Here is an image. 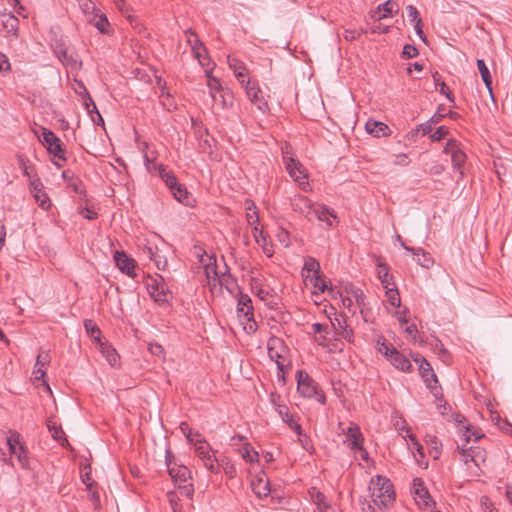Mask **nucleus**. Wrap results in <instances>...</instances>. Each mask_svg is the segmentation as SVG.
I'll use <instances>...</instances> for the list:
<instances>
[{"label": "nucleus", "mask_w": 512, "mask_h": 512, "mask_svg": "<svg viewBox=\"0 0 512 512\" xmlns=\"http://www.w3.org/2000/svg\"><path fill=\"white\" fill-rule=\"evenodd\" d=\"M42 139L43 142L47 145V150L50 154L61 160L62 162L66 161V151L63 148L61 140L47 128L42 129Z\"/></svg>", "instance_id": "obj_6"}, {"label": "nucleus", "mask_w": 512, "mask_h": 512, "mask_svg": "<svg viewBox=\"0 0 512 512\" xmlns=\"http://www.w3.org/2000/svg\"><path fill=\"white\" fill-rule=\"evenodd\" d=\"M193 444L195 445L196 454L198 455V457L200 458L201 461L211 455L210 454L211 447L208 444L204 445L205 440H202V439L197 440Z\"/></svg>", "instance_id": "obj_43"}, {"label": "nucleus", "mask_w": 512, "mask_h": 512, "mask_svg": "<svg viewBox=\"0 0 512 512\" xmlns=\"http://www.w3.org/2000/svg\"><path fill=\"white\" fill-rule=\"evenodd\" d=\"M313 218H316L321 222H326L328 227H332L334 225L333 220L338 222V217L335 211L321 204H316L312 213V219Z\"/></svg>", "instance_id": "obj_18"}, {"label": "nucleus", "mask_w": 512, "mask_h": 512, "mask_svg": "<svg viewBox=\"0 0 512 512\" xmlns=\"http://www.w3.org/2000/svg\"><path fill=\"white\" fill-rule=\"evenodd\" d=\"M305 280L309 281L310 284L314 288L318 289L322 293L325 292L326 290L328 291V294H330V295H333V293H334L333 288L328 289L327 284H326L325 280L321 277L320 272L318 274H312V275L307 274L305 276Z\"/></svg>", "instance_id": "obj_29"}, {"label": "nucleus", "mask_w": 512, "mask_h": 512, "mask_svg": "<svg viewBox=\"0 0 512 512\" xmlns=\"http://www.w3.org/2000/svg\"><path fill=\"white\" fill-rule=\"evenodd\" d=\"M157 173L170 191H174V188H176V185L179 183L175 174L163 165L157 166Z\"/></svg>", "instance_id": "obj_24"}, {"label": "nucleus", "mask_w": 512, "mask_h": 512, "mask_svg": "<svg viewBox=\"0 0 512 512\" xmlns=\"http://www.w3.org/2000/svg\"><path fill=\"white\" fill-rule=\"evenodd\" d=\"M267 349L269 358L277 364L279 372L284 373L287 347L283 340L278 337L269 338ZM278 377H280V373H278Z\"/></svg>", "instance_id": "obj_5"}, {"label": "nucleus", "mask_w": 512, "mask_h": 512, "mask_svg": "<svg viewBox=\"0 0 512 512\" xmlns=\"http://www.w3.org/2000/svg\"><path fill=\"white\" fill-rule=\"evenodd\" d=\"M378 278L380 279L384 288L395 286L393 276L389 273L387 264L380 262L378 264Z\"/></svg>", "instance_id": "obj_31"}, {"label": "nucleus", "mask_w": 512, "mask_h": 512, "mask_svg": "<svg viewBox=\"0 0 512 512\" xmlns=\"http://www.w3.org/2000/svg\"><path fill=\"white\" fill-rule=\"evenodd\" d=\"M204 467L213 472L218 473L221 467V461H219L214 455H210L202 460Z\"/></svg>", "instance_id": "obj_44"}, {"label": "nucleus", "mask_w": 512, "mask_h": 512, "mask_svg": "<svg viewBox=\"0 0 512 512\" xmlns=\"http://www.w3.org/2000/svg\"><path fill=\"white\" fill-rule=\"evenodd\" d=\"M346 439L344 443L351 451L356 452L358 449H362L364 443V437L361 433L360 427L351 422L346 431H344Z\"/></svg>", "instance_id": "obj_9"}, {"label": "nucleus", "mask_w": 512, "mask_h": 512, "mask_svg": "<svg viewBox=\"0 0 512 512\" xmlns=\"http://www.w3.org/2000/svg\"><path fill=\"white\" fill-rule=\"evenodd\" d=\"M78 3L87 20L98 10L92 0H78Z\"/></svg>", "instance_id": "obj_46"}, {"label": "nucleus", "mask_w": 512, "mask_h": 512, "mask_svg": "<svg viewBox=\"0 0 512 512\" xmlns=\"http://www.w3.org/2000/svg\"><path fill=\"white\" fill-rule=\"evenodd\" d=\"M242 457L249 463H254L259 460V454L249 444H246L242 449Z\"/></svg>", "instance_id": "obj_48"}, {"label": "nucleus", "mask_w": 512, "mask_h": 512, "mask_svg": "<svg viewBox=\"0 0 512 512\" xmlns=\"http://www.w3.org/2000/svg\"><path fill=\"white\" fill-rule=\"evenodd\" d=\"M385 289H386V295L388 298V302L390 303V305L394 306V307H400L401 299H400L399 292H398V289L396 288V286H392V287L385 288Z\"/></svg>", "instance_id": "obj_45"}, {"label": "nucleus", "mask_w": 512, "mask_h": 512, "mask_svg": "<svg viewBox=\"0 0 512 512\" xmlns=\"http://www.w3.org/2000/svg\"><path fill=\"white\" fill-rule=\"evenodd\" d=\"M170 458L171 452L167 450L166 464L169 475L177 485L179 494L181 496H185L188 499H191L194 494V487L191 483L192 477L190 470L184 465H177L176 463H172Z\"/></svg>", "instance_id": "obj_1"}, {"label": "nucleus", "mask_w": 512, "mask_h": 512, "mask_svg": "<svg viewBox=\"0 0 512 512\" xmlns=\"http://www.w3.org/2000/svg\"><path fill=\"white\" fill-rule=\"evenodd\" d=\"M245 91L247 97L251 101L252 104L256 106V108L265 113L269 110L268 103L264 99L262 92L256 83H252L250 80H247L244 84Z\"/></svg>", "instance_id": "obj_8"}, {"label": "nucleus", "mask_w": 512, "mask_h": 512, "mask_svg": "<svg viewBox=\"0 0 512 512\" xmlns=\"http://www.w3.org/2000/svg\"><path fill=\"white\" fill-rule=\"evenodd\" d=\"M388 360L395 368L403 372H411L413 369L410 360L394 347H392L389 353Z\"/></svg>", "instance_id": "obj_19"}, {"label": "nucleus", "mask_w": 512, "mask_h": 512, "mask_svg": "<svg viewBox=\"0 0 512 512\" xmlns=\"http://www.w3.org/2000/svg\"><path fill=\"white\" fill-rule=\"evenodd\" d=\"M415 494L419 496L420 499L423 500L425 506H429V503L432 502V499L429 495L428 490L423 486V483L420 479L414 480Z\"/></svg>", "instance_id": "obj_38"}, {"label": "nucleus", "mask_w": 512, "mask_h": 512, "mask_svg": "<svg viewBox=\"0 0 512 512\" xmlns=\"http://www.w3.org/2000/svg\"><path fill=\"white\" fill-rule=\"evenodd\" d=\"M49 362H50V357H49L48 352L41 350L37 356L35 366L45 369L46 366L49 364Z\"/></svg>", "instance_id": "obj_53"}, {"label": "nucleus", "mask_w": 512, "mask_h": 512, "mask_svg": "<svg viewBox=\"0 0 512 512\" xmlns=\"http://www.w3.org/2000/svg\"><path fill=\"white\" fill-rule=\"evenodd\" d=\"M114 261L116 266L122 273H125L129 277H134L136 262L134 259L129 257L124 251H116L114 253Z\"/></svg>", "instance_id": "obj_13"}, {"label": "nucleus", "mask_w": 512, "mask_h": 512, "mask_svg": "<svg viewBox=\"0 0 512 512\" xmlns=\"http://www.w3.org/2000/svg\"><path fill=\"white\" fill-rule=\"evenodd\" d=\"M477 67H478V70L480 72L481 78H482L485 86L487 87L491 97H493V93H492V77H491V74H490V71H489L488 67L485 64V61L483 59H478L477 60Z\"/></svg>", "instance_id": "obj_33"}, {"label": "nucleus", "mask_w": 512, "mask_h": 512, "mask_svg": "<svg viewBox=\"0 0 512 512\" xmlns=\"http://www.w3.org/2000/svg\"><path fill=\"white\" fill-rule=\"evenodd\" d=\"M297 390L304 397H315L320 403H325V395L319 390L318 384L303 370L296 374Z\"/></svg>", "instance_id": "obj_4"}, {"label": "nucleus", "mask_w": 512, "mask_h": 512, "mask_svg": "<svg viewBox=\"0 0 512 512\" xmlns=\"http://www.w3.org/2000/svg\"><path fill=\"white\" fill-rule=\"evenodd\" d=\"M372 503L379 508L388 507L395 499L393 485L389 479L382 476L372 478L369 486Z\"/></svg>", "instance_id": "obj_3"}, {"label": "nucleus", "mask_w": 512, "mask_h": 512, "mask_svg": "<svg viewBox=\"0 0 512 512\" xmlns=\"http://www.w3.org/2000/svg\"><path fill=\"white\" fill-rule=\"evenodd\" d=\"M89 23L94 25L101 33H107L110 26L107 17L98 9L89 19Z\"/></svg>", "instance_id": "obj_25"}, {"label": "nucleus", "mask_w": 512, "mask_h": 512, "mask_svg": "<svg viewBox=\"0 0 512 512\" xmlns=\"http://www.w3.org/2000/svg\"><path fill=\"white\" fill-rule=\"evenodd\" d=\"M312 331L315 335L327 333L328 325L321 324V323H314V324H312Z\"/></svg>", "instance_id": "obj_63"}, {"label": "nucleus", "mask_w": 512, "mask_h": 512, "mask_svg": "<svg viewBox=\"0 0 512 512\" xmlns=\"http://www.w3.org/2000/svg\"><path fill=\"white\" fill-rule=\"evenodd\" d=\"M156 84L160 88V91H161L159 97L160 98L165 97L166 99H170V93L166 90V82L163 81L160 77H157Z\"/></svg>", "instance_id": "obj_58"}, {"label": "nucleus", "mask_w": 512, "mask_h": 512, "mask_svg": "<svg viewBox=\"0 0 512 512\" xmlns=\"http://www.w3.org/2000/svg\"><path fill=\"white\" fill-rule=\"evenodd\" d=\"M180 429L181 431L185 434L187 440L190 442V443H194V439H193V436H200V434L198 432H195L193 433L192 432V429L189 428V425L185 422H182L180 424Z\"/></svg>", "instance_id": "obj_56"}, {"label": "nucleus", "mask_w": 512, "mask_h": 512, "mask_svg": "<svg viewBox=\"0 0 512 512\" xmlns=\"http://www.w3.org/2000/svg\"><path fill=\"white\" fill-rule=\"evenodd\" d=\"M28 450L24 445H19L17 453L14 455L23 469H30Z\"/></svg>", "instance_id": "obj_41"}, {"label": "nucleus", "mask_w": 512, "mask_h": 512, "mask_svg": "<svg viewBox=\"0 0 512 512\" xmlns=\"http://www.w3.org/2000/svg\"><path fill=\"white\" fill-rule=\"evenodd\" d=\"M414 23H415L414 28H415L416 34L419 36V38L422 41L426 42V35L423 32V22H422V20H418L417 22H414Z\"/></svg>", "instance_id": "obj_62"}, {"label": "nucleus", "mask_w": 512, "mask_h": 512, "mask_svg": "<svg viewBox=\"0 0 512 512\" xmlns=\"http://www.w3.org/2000/svg\"><path fill=\"white\" fill-rule=\"evenodd\" d=\"M143 253L152 261L159 255L158 249L152 246L145 247Z\"/></svg>", "instance_id": "obj_64"}, {"label": "nucleus", "mask_w": 512, "mask_h": 512, "mask_svg": "<svg viewBox=\"0 0 512 512\" xmlns=\"http://www.w3.org/2000/svg\"><path fill=\"white\" fill-rule=\"evenodd\" d=\"M253 493L258 498H265L270 494V482L264 472L258 474L250 483Z\"/></svg>", "instance_id": "obj_16"}, {"label": "nucleus", "mask_w": 512, "mask_h": 512, "mask_svg": "<svg viewBox=\"0 0 512 512\" xmlns=\"http://www.w3.org/2000/svg\"><path fill=\"white\" fill-rule=\"evenodd\" d=\"M212 70H206L207 77V86L209 88V93L214 102H217L218 97L217 94L222 91L224 88L222 87L220 80L216 77L212 76Z\"/></svg>", "instance_id": "obj_26"}, {"label": "nucleus", "mask_w": 512, "mask_h": 512, "mask_svg": "<svg viewBox=\"0 0 512 512\" xmlns=\"http://www.w3.org/2000/svg\"><path fill=\"white\" fill-rule=\"evenodd\" d=\"M404 249L411 252L415 256V261L420 266L429 269L434 265V259L430 255V253L426 252L422 248H413L409 246H404Z\"/></svg>", "instance_id": "obj_20"}, {"label": "nucleus", "mask_w": 512, "mask_h": 512, "mask_svg": "<svg viewBox=\"0 0 512 512\" xmlns=\"http://www.w3.org/2000/svg\"><path fill=\"white\" fill-rule=\"evenodd\" d=\"M156 84L160 88V91H161L159 97L160 98L165 97L166 99H170V93L166 90V82L163 81L160 77H157Z\"/></svg>", "instance_id": "obj_59"}, {"label": "nucleus", "mask_w": 512, "mask_h": 512, "mask_svg": "<svg viewBox=\"0 0 512 512\" xmlns=\"http://www.w3.org/2000/svg\"><path fill=\"white\" fill-rule=\"evenodd\" d=\"M84 327L87 333L90 335V337L93 338L97 342V344L101 342V330L92 320H85Z\"/></svg>", "instance_id": "obj_42"}, {"label": "nucleus", "mask_w": 512, "mask_h": 512, "mask_svg": "<svg viewBox=\"0 0 512 512\" xmlns=\"http://www.w3.org/2000/svg\"><path fill=\"white\" fill-rule=\"evenodd\" d=\"M419 374L423 378L427 387L429 389L433 390L434 386L431 384V382L436 384V383H438V379H437V376L434 373L430 363L426 359H421V364L419 366Z\"/></svg>", "instance_id": "obj_22"}, {"label": "nucleus", "mask_w": 512, "mask_h": 512, "mask_svg": "<svg viewBox=\"0 0 512 512\" xmlns=\"http://www.w3.org/2000/svg\"><path fill=\"white\" fill-rule=\"evenodd\" d=\"M363 33V30H357V29H345L343 36L345 40L347 41H353L358 39Z\"/></svg>", "instance_id": "obj_55"}, {"label": "nucleus", "mask_w": 512, "mask_h": 512, "mask_svg": "<svg viewBox=\"0 0 512 512\" xmlns=\"http://www.w3.org/2000/svg\"><path fill=\"white\" fill-rule=\"evenodd\" d=\"M47 428L50 431L52 437L59 441L62 446L68 445V440L65 437V433L61 425H58L56 421L50 419L47 422Z\"/></svg>", "instance_id": "obj_28"}, {"label": "nucleus", "mask_w": 512, "mask_h": 512, "mask_svg": "<svg viewBox=\"0 0 512 512\" xmlns=\"http://www.w3.org/2000/svg\"><path fill=\"white\" fill-rule=\"evenodd\" d=\"M276 410L279 416L282 418L283 422H285L287 425L294 421V417L286 405L278 404Z\"/></svg>", "instance_id": "obj_50"}, {"label": "nucleus", "mask_w": 512, "mask_h": 512, "mask_svg": "<svg viewBox=\"0 0 512 512\" xmlns=\"http://www.w3.org/2000/svg\"><path fill=\"white\" fill-rule=\"evenodd\" d=\"M30 189L33 193L35 200L38 202L42 209H48L51 205L50 199L47 196L44 186L39 178L30 179Z\"/></svg>", "instance_id": "obj_15"}, {"label": "nucleus", "mask_w": 512, "mask_h": 512, "mask_svg": "<svg viewBox=\"0 0 512 512\" xmlns=\"http://www.w3.org/2000/svg\"><path fill=\"white\" fill-rule=\"evenodd\" d=\"M319 272H320V264H319V262L316 259L312 258V257L306 258L305 263H304V267H303V270H302L303 277H305L307 274L310 275V273L318 274Z\"/></svg>", "instance_id": "obj_40"}, {"label": "nucleus", "mask_w": 512, "mask_h": 512, "mask_svg": "<svg viewBox=\"0 0 512 512\" xmlns=\"http://www.w3.org/2000/svg\"><path fill=\"white\" fill-rule=\"evenodd\" d=\"M98 345L101 354L106 358L108 363L111 366H116L118 363V354L116 353V350L108 343L102 341L99 342Z\"/></svg>", "instance_id": "obj_30"}, {"label": "nucleus", "mask_w": 512, "mask_h": 512, "mask_svg": "<svg viewBox=\"0 0 512 512\" xmlns=\"http://www.w3.org/2000/svg\"><path fill=\"white\" fill-rule=\"evenodd\" d=\"M221 467L223 468V471L225 473V475L229 478V479H233L236 477V474H237V470H236V467L234 464L230 463L228 460L226 459H222L221 460Z\"/></svg>", "instance_id": "obj_51"}, {"label": "nucleus", "mask_w": 512, "mask_h": 512, "mask_svg": "<svg viewBox=\"0 0 512 512\" xmlns=\"http://www.w3.org/2000/svg\"><path fill=\"white\" fill-rule=\"evenodd\" d=\"M227 62H228L230 69L234 72L237 80L242 85H244L245 82H247L246 81L247 68H246L245 64L242 61H240L239 59L234 58L230 55L227 57Z\"/></svg>", "instance_id": "obj_21"}, {"label": "nucleus", "mask_w": 512, "mask_h": 512, "mask_svg": "<svg viewBox=\"0 0 512 512\" xmlns=\"http://www.w3.org/2000/svg\"><path fill=\"white\" fill-rule=\"evenodd\" d=\"M330 322L338 336L350 343L353 342V331L347 325L346 319L342 315H336L333 319H330Z\"/></svg>", "instance_id": "obj_17"}, {"label": "nucleus", "mask_w": 512, "mask_h": 512, "mask_svg": "<svg viewBox=\"0 0 512 512\" xmlns=\"http://www.w3.org/2000/svg\"><path fill=\"white\" fill-rule=\"evenodd\" d=\"M293 210L302 214L308 220H312V213L316 206L309 198L303 195H296L291 200Z\"/></svg>", "instance_id": "obj_12"}, {"label": "nucleus", "mask_w": 512, "mask_h": 512, "mask_svg": "<svg viewBox=\"0 0 512 512\" xmlns=\"http://www.w3.org/2000/svg\"><path fill=\"white\" fill-rule=\"evenodd\" d=\"M457 451H459L461 460L468 466L469 463H474L476 466H479V460L484 461V453L485 451L480 447L471 446L469 448L457 447Z\"/></svg>", "instance_id": "obj_14"}, {"label": "nucleus", "mask_w": 512, "mask_h": 512, "mask_svg": "<svg viewBox=\"0 0 512 512\" xmlns=\"http://www.w3.org/2000/svg\"><path fill=\"white\" fill-rule=\"evenodd\" d=\"M218 100L215 102L216 105H220L222 109H228L232 107L234 101V95L230 89L224 88L217 94Z\"/></svg>", "instance_id": "obj_34"}, {"label": "nucleus", "mask_w": 512, "mask_h": 512, "mask_svg": "<svg viewBox=\"0 0 512 512\" xmlns=\"http://www.w3.org/2000/svg\"><path fill=\"white\" fill-rule=\"evenodd\" d=\"M396 6L397 4L395 2L388 0L382 5L378 6L377 11L373 13L372 17L377 20L384 19L393 13Z\"/></svg>", "instance_id": "obj_32"}, {"label": "nucleus", "mask_w": 512, "mask_h": 512, "mask_svg": "<svg viewBox=\"0 0 512 512\" xmlns=\"http://www.w3.org/2000/svg\"><path fill=\"white\" fill-rule=\"evenodd\" d=\"M58 58L60 59V61L66 65V66H70L72 68H75L78 64V61L73 57L72 54H69L68 51L65 49V50H61L58 54Z\"/></svg>", "instance_id": "obj_49"}, {"label": "nucleus", "mask_w": 512, "mask_h": 512, "mask_svg": "<svg viewBox=\"0 0 512 512\" xmlns=\"http://www.w3.org/2000/svg\"><path fill=\"white\" fill-rule=\"evenodd\" d=\"M238 306H245V320L246 324L244 329L249 333H254L257 330V324L254 320L252 300L247 294L240 293L238 298Z\"/></svg>", "instance_id": "obj_10"}, {"label": "nucleus", "mask_w": 512, "mask_h": 512, "mask_svg": "<svg viewBox=\"0 0 512 512\" xmlns=\"http://www.w3.org/2000/svg\"><path fill=\"white\" fill-rule=\"evenodd\" d=\"M147 289L150 295L155 299L156 302L163 303L167 301V287L164 283V279L160 275L150 277L146 281Z\"/></svg>", "instance_id": "obj_7"}, {"label": "nucleus", "mask_w": 512, "mask_h": 512, "mask_svg": "<svg viewBox=\"0 0 512 512\" xmlns=\"http://www.w3.org/2000/svg\"><path fill=\"white\" fill-rule=\"evenodd\" d=\"M246 219L249 225H255L259 222L258 210L252 200L245 201Z\"/></svg>", "instance_id": "obj_35"}, {"label": "nucleus", "mask_w": 512, "mask_h": 512, "mask_svg": "<svg viewBox=\"0 0 512 512\" xmlns=\"http://www.w3.org/2000/svg\"><path fill=\"white\" fill-rule=\"evenodd\" d=\"M407 16L410 20V22H417L418 20H422L419 16V12L417 8L413 5H408L407 8Z\"/></svg>", "instance_id": "obj_57"}, {"label": "nucleus", "mask_w": 512, "mask_h": 512, "mask_svg": "<svg viewBox=\"0 0 512 512\" xmlns=\"http://www.w3.org/2000/svg\"><path fill=\"white\" fill-rule=\"evenodd\" d=\"M185 34L187 36V42L190 45L194 56L198 59L199 63L204 66V59H206L207 56V50L204 44L200 41L198 35L191 29L186 30Z\"/></svg>", "instance_id": "obj_11"}, {"label": "nucleus", "mask_w": 512, "mask_h": 512, "mask_svg": "<svg viewBox=\"0 0 512 512\" xmlns=\"http://www.w3.org/2000/svg\"><path fill=\"white\" fill-rule=\"evenodd\" d=\"M433 80H434L435 88L436 89L439 88V92L441 94L445 95L447 97V99L450 100L451 102H454V98H453L451 92L449 91V88L447 87L446 83L441 80V76L439 75V73L437 71L433 74Z\"/></svg>", "instance_id": "obj_39"}, {"label": "nucleus", "mask_w": 512, "mask_h": 512, "mask_svg": "<svg viewBox=\"0 0 512 512\" xmlns=\"http://www.w3.org/2000/svg\"><path fill=\"white\" fill-rule=\"evenodd\" d=\"M440 347H441V352H438V356H439L440 360L445 364H449L451 362L450 353L448 352V350H446L444 348V346L442 344H440Z\"/></svg>", "instance_id": "obj_61"}, {"label": "nucleus", "mask_w": 512, "mask_h": 512, "mask_svg": "<svg viewBox=\"0 0 512 512\" xmlns=\"http://www.w3.org/2000/svg\"><path fill=\"white\" fill-rule=\"evenodd\" d=\"M171 193L174 196V198L180 203H183L185 205L190 204V196L184 185L178 183L176 185V188H174V191H171Z\"/></svg>", "instance_id": "obj_36"}, {"label": "nucleus", "mask_w": 512, "mask_h": 512, "mask_svg": "<svg viewBox=\"0 0 512 512\" xmlns=\"http://www.w3.org/2000/svg\"><path fill=\"white\" fill-rule=\"evenodd\" d=\"M459 148L455 140H448L446 146L444 147V153L453 155V152L458 151Z\"/></svg>", "instance_id": "obj_60"}, {"label": "nucleus", "mask_w": 512, "mask_h": 512, "mask_svg": "<svg viewBox=\"0 0 512 512\" xmlns=\"http://www.w3.org/2000/svg\"><path fill=\"white\" fill-rule=\"evenodd\" d=\"M84 105L86 107L87 112L91 114L92 120L94 122H96L97 124H104V120L101 114L98 112L97 107L91 97H88L85 100Z\"/></svg>", "instance_id": "obj_37"}, {"label": "nucleus", "mask_w": 512, "mask_h": 512, "mask_svg": "<svg viewBox=\"0 0 512 512\" xmlns=\"http://www.w3.org/2000/svg\"><path fill=\"white\" fill-rule=\"evenodd\" d=\"M418 54H419V52H418L417 48H416L414 45L406 44V45L403 47L402 57H403L404 59H411V58H414V57H416Z\"/></svg>", "instance_id": "obj_54"}, {"label": "nucleus", "mask_w": 512, "mask_h": 512, "mask_svg": "<svg viewBox=\"0 0 512 512\" xmlns=\"http://www.w3.org/2000/svg\"><path fill=\"white\" fill-rule=\"evenodd\" d=\"M451 159L454 168L459 170L460 174L463 175V172L460 169L465 163L466 154L461 149H459L458 151L453 152V155H451Z\"/></svg>", "instance_id": "obj_47"}, {"label": "nucleus", "mask_w": 512, "mask_h": 512, "mask_svg": "<svg viewBox=\"0 0 512 512\" xmlns=\"http://www.w3.org/2000/svg\"><path fill=\"white\" fill-rule=\"evenodd\" d=\"M449 133V130L445 126H440L436 129L434 133L430 135V139L432 142H438L442 140L447 134Z\"/></svg>", "instance_id": "obj_52"}, {"label": "nucleus", "mask_w": 512, "mask_h": 512, "mask_svg": "<svg viewBox=\"0 0 512 512\" xmlns=\"http://www.w3.org/2000/svg\"><path fill=\"white\" fill-rule=\"evenodd\" d=\"M365 129L375 137L385 136L389 132V127L385 123L375 120H368Z\"/></svg>", "instance_id": "obj_23"}, {"label": "nucleus", "mask_w": 512, "mask_h": 512, "mask_svg": "<svg viewBox=\"0 0 512 512\" xmlns=\"http://www.w3.org/2000/svg\"><path fill=\"white\" fill-rule=\"evenodd\" d=\"M281 151L287 173L303 191H309V183L307 181L308 176L305 172V168L300 161L293 157L291 145L284 143L281 146Z\"/></svg>", "instance_id": "obj_2"}, {"label": "nucleus", "mask_w": 512, "mask_h": 512, "mask_svg": "<svg viewBox=\"0 0 512 512\" xmlns=\"http://www.w3.org/2000/svg\"><path fill=\"white\" fill-rule=\"evenodd\" d=\"M1 17L4 29L8 33L16 36L19 28L18 18H16L12 13H2Z\"/></svg>", "instance_id": "obj_27"}]
</instances>
